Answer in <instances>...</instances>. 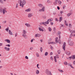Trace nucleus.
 Instances as JSON below:
<instances>
[{
  "instance_id": "obj_34",
  "label": "nucleus",
  "mask_w": 75,
  "mask_h": 75,
  "mask_svg": "<svg viewBox=\"0 0 75 75\" xmlns=\"http://www.w3.org/2000/svg\"><path fill=\"white\" fill-rule=\"evenodd\" d=\"M57 53L58 54H60V53H61V50H59L57 51Z\"/></svg>"
},
{
  "instance_id": "obj_55",
  "label": "nucleus",
  "mask_w": 75,
  "mask_h": 75,
  "mask_svg": "<svg viewBox=\"0 0 75 75\" xmlns=\"http://www.w3.org/2000/svg\"><path fill=\"white\" fill-rule=\"evenodd\" d=\"M53 14L54 15H55L56 14V12H53Z\"/></svg>"
},
{
  "instance_id": "obj_22",
  "label": "nucleus",
  "mask_w": 75,
  "mask_h": 75,
  "mask_svg": "<svg viewBox=\"0 0 75 75\" xmlns=\"http://www.w3.org/2000/svg\"><path fill=\"white\" fill-rule=\"evenodd\" d=\"M39 30L40 31H42V32L44 31V30H42V29L41 28V27L39 28Z\"/></svg>"
},
{
  "instance_id": "obj_61",
  "label": "nucleus",
  "mask_w": 75,
  "mask_h": 75,
  "mask_svg": "<svg viewBox=\"0 0 75 75\" xmlns=\"http://www.w3.org/2000/svg\"><path fill=\"white\" fill-rule=\"evenodd\" d=\"M50 24L51 25H53V24H54V23H53L52 22H51L50 23Z\"/></svg>"
},
{
  "instance_id": "obj_13",
  "label": "nucleus",
  "mask_w": 75,
  "mask_h": 75,
  "mask_svg": "<svg viewBox=\"0 0 75 75\" xmlns=\"http://www.w3.org/2000/svg\"><path fill=\"white\" fill-rule=\"evenodd\" d=\"M26 12H28L29 11H31V9L30 8H29L25 10Z\"/></svg>"
},
{
  "instance_id": "obj_7",
  "label": "nucleus",
  "mask_w": 75,
  "mask_h": 75,
  "mask_svg": "<svg viewBox=\"0 0 75 75\" xmlns=\"http://www.w3.org/2000/svg\"><path fill=\"white\" fill-rule=\"evenodd\" d=\"M33 16V14L32 13H29L28 14V17L29 18H31Z\"/></svg>"
},
{
  "instance_id": "obj_56",
  "label": "nucleus",
  "mask_w": 75,
  "mask_h": 75,
  "mask_svg": "<svg viewBox=\"0 0 75 75\" xmlns=\"http://www.w3.org/2000/svg\"><path fill=\"white\" fill-rule=\"evenodd\" d=\"M71 65H72L70 63L68 64V66H69L70 67H71Z\"/></svg>"
},
{
  "instance_id": "obj_20",
  "label": "nucleus",
  "mask_w": 75,
  "mask_h": 75,
  "mask_svg": "<svg viewBox=\"0 0 75 75\" xmlns=\"http://www.w3.org/2000/svg\"><path fill=\"white\" fill-rule=\"evenodd\" d=\"M58 0H55V2L54 3V5H56L57 4Z\"/></svg>"
},
{
  "instance_id": "obj_48",
  "label": "nucleus",
  "mask_w": 75,
  "mask_h": 75,
  "mask_svg": "<svg viewBox=\"0 0 75 75\" xmlns=\"http://www.w3.org/2000/svg\"><path fill=\"white\" fill-rule=\"evenodd\" d=\"M40 51L41 52H42V47H41L40 48Z\"/></svg>"
},
{
  "instance_id": "obj_18",
  "label": "nucleus",
  "mask_w": 75,
  "mask_h": 75,
  "mask_svg": "<svg viewBox=\"0 0 75 75\" xmlns=\"http://www.w3.org/2000/svg\"><path fill=\"white\" fill-rule=\"evenodd\" d=\"M38 6L39 7H42V6H43V5L41 4H38Z\"/></svg>"
},
{
  "instance_id": "obj_30",
  "label": "nucleus",
  "mask_w": 75,
  "mask_h": 75,
  "mask_svg": "<svg viewBox=\"0 0 75 75\" xmlns=\"http://www.w3.org/2000/svg\"><path fill=\"white\" fill-rule=\"evenodd\" d=\"M45 23L46 24H49V22H48V21L47 20V21H45Z\"/></svg>"
},
{
  "instance_id": "obj_26",
  "label": "nucleus",
  "mask_w": 75,
  "mask_h": 75,
  "mask_svg": "<svg viewBox=\"0 0 75 75\" xmlns=\"http://www.w3.org/2000/svg\"><path fill=\"white\" fill-rule=\"evenodd\" d=\"M36 56L37 57H40V55H39V54H38V53L36 52Z\"/></svg>"
},
{
  "instance_id": "obj_29",
  "label": "nucleus",
  "mask_w": 75,
  "mask_h": 75,
  "mask_svg": "<svg viewBox=\"0 0 75 75\" xmlns=\"http://www.w3.org/2000/svg\"><path fill=\"white\" fill-rule=\"evenodd\" d=\"M48 53L47 52H46L45 54V56H47L48 55Z\"/></svg>"
},
{
  "instance_id": "obj_11",
  "label": "nucleus",
  "mask_w": 75,
  "mask_h": 75,
  "mask_svg": "<svg viewBox=\"0 0 75 75\" xmlns=\"http://www.w3.org/2000/svg\"><path fill=\"white\" fill-rule=\"evenodd\" d=\"M25 25L27 27H31V25L29 23H26L25 24Z\"/></svg>"
},
{
  "instance_id": "obj_10",
  "label": "nucleus",
  "mask_w": 75,
  "mask_h": 75,
  "mask_svg": "<svg viewBox=\"0 0 75 75\" xmlns=\"http://www.w3.org/2000/svg\"><path fill=\"white\" fill-rule=\"evenodd\" d=\"M35 37H41V35L40 34H36L35 35Z\"/></svg>"
},
{
  "instance_id": "obj_64",
  "label": "nucleus",
  "mask_w": 75,
  "mask_h": 75,
  "mask_svg": "<svg viewBox=\"0 0 75 75\" xmlns=\"http://www.w3.org/2000/svg\"><path fill=\"white\" fill-rule=\"evenodd\" d=\"M10 74L11 75H13V73H10Z\"/></svg>"
},
{
  "instance_id": "obj_49",
  "label": "nucleus",
  "mask_w": 75,
  "mask_h": 75,
  "mask_svg": "<svg viewBox=\"0 0 75 75\" xmlns=\"http://www.w3.org/2000/svg\"><path fill=\"white\" fill-rule=\"evenodd\" d=\"M60 26H61L60 27V28L61 27H64V25H62V24H60Z\"/></svg>"
},
{
  "instance_id": "obj_37",
  "label": "nucleus",
  "mask_w": 75,
  "mask_h": 75,
  "mask_svg": "<svg viewBox=\"0 0 75 75\" xmlns=\"http://www.w3.org/2000/svg\"><path fill=\"white\" fill-rule=\"evenodd\" d=\"M72 35H73V34L72 33H71L70 35V38H71V37H72Z\"/></svg>"
},
{
  "instance_id": "obj_58",
  "label": "nucleus",
  "mask_w": 75,
  "mask_h": 75,
  "mask_svg": "<svg viewBox=\"0 0 75 75\" xmlns=\"http://www.w3.org/2000/svg\"><path fill=\"white\" fill-rule=\"evenodd\" d=\"M53 29H54V31L56 30V28H54Z\"/></svg>"
},
{
  "instance_id": "obj_32",
  "label": "nucleus",
  "mask_w": 75,
  "mask_h": 75,
  "mask_svg": "<svg viewBox=\"0 0 75 75\" xmlns=\"http://www.w3.org/2000/svg\"><path fill=\"white\" fill-rule=\"evenodd\" d=\"M72 58H73V59H75V55H72Z\"/></svg>"
},
{
  "instance_id": "obj_47",
  "label": "nucleus",
  "mask_w": 75,
  "mask_h": 75,
  "mask_svg": "<svg viewBox=\"0 0 75 75\" xmlns=\"http://www.w3.org/2000/svg\"><path fill=\"white\" fill-rule=\"evenodd\" d=\"M17 35H18V33H16L15 35V37H17Z\"/></svg>"
},
{
  "instance_id": "obj_46",
  "label": "nucleus",
  "mask_w": 75,
  "mask_h": 75,
  "mask_svg": "<svg viewBox=\"0 0 75 75\" xmlns=\"http://www.w3.org/2000/svg\"><path fill=\"white\" fill-rule=\"evenodd\" d=\"M18 4H17L16 6V8H18Z\"/></svg>"
},
{
  "instance_id": "obj_38",
  "label": "nucleus",
  "mask_w": 75,
  "mask_h": 75,
  "mask_svg": "<svg viewBox=\"0 0 75 75\" xmlns=\"http://www.w3.org/2000/svg\"><path fill=\"white\" fill-rule=\"evenodd\" d=\"M56 57L57 58H59V55L58 54H57Z\"/></svg>"
},
{
  "instance_id": "obj_12",
  "label": "nucleus",
  "mask_w": 75,
  "mask_h": 75,
  "mask_svg": "<svg viewBox=\"0 0 75 75\" xmlns=\"http://www.w3.org/2000/svg\"><path fill=\"white\" fill-rule=\"evenodd\" d=\"M66 54L67 55H71V52L70 51H68L66 52Z\"/></svg>"
},
{
  "instance_id": "obj_63",
  "label": "nucleus",
  "mask_w": 75,
  "mask_h": 75,
  "mask_svg": "<svg viewBox=\"0 0 75 75\" xmlns=\"http://www.w3.org/2000/svg\"><path fill=\"white\" fill-rule=\"evenodd\" d=\"M47 2L48 3H50V0H48L47 1Z\"/></svg>"
},
{
  "instance_id": "obj_40",
  "label": "nucleus",
  "mask_w": 75,
  "mask_h": 75,
  "mask_svg": "<svg viewBox=\"0 0 75 75\" xmlns=\"http://www.w3.org/2000/svg\"><path fill=\"white\" fill-rule=\"evenodd\" d=\"M58 2L59 4H61L62 2L61 1H58Z\"/></svg>"
},
{
  "instance_id": "obj_16",
  "label": "nucleus",
  "mask_w": 75,
  "mask_h": 75,
  "mask_svg": "<svg viewBox=\"0 0 75 75\" xmlns=\"http://www.w3.org/2000/svg\"><path fill=\"white\" fill-rule=\"evenodd\" d=\"M47 21L48 22H50V23H51L52 21H53V19H52V18H50L48 19Z\"/></svg>"
},
{
  "instance_id": "obj_21",
  "label": "nucleus",
  "mask_w": 75,
  "mask_h": 75,
  "mask_svg": "<svg viewBox=\"0 0 75 75\" xmlns=\"http://www.w3.org/2000/svg\"><path fill=\"white\" fill-rule=\"evenodd\" d=\"M9 34H10V35H13V33H12L10 30H9Z\"/></svg>"
},
{
  "instance_id": "obj_45",
  "label": "nucleus",
  "mask_w": 75,
  "mask_h": 75,
  "mask_svg": "<svg viewBox=\"0 0 75 75\" xmlns=\"http://www.w3.org/2000/svg\"><path fill=\"white\" fill-rule=\"evenodd\" d=\"M50 43L51 44H55V42H50Z\"/></svg>"
},
{
  "instance_id": "obj_25",
  "label": "nucleus",
  "mask_w": 75,
  "mask_h": 75,
  "mask_svg": "<svg viewBox=\"0 0 75 75\" xmlns=\"http://www.w3.org/2000/svg\"><path fill=\"white\" fill-rule=\"evenodd\" d=\"M58 71H59V72H64V71H63V70H60V69H58Z\"/></svg>"
},
{
  "instance_id": "obj_44",
  "label": "nucleus",
  "mask_w": 75,
  "mask_h": 75,
  "mask_svg": "<svg viewBox=\"0 0 75 75\" xmlns=\"http://www.w3.org/2000/svg\"><path fill=\"white\" fill-rule=\"evenodd\" d=\"M34 40H35V39L33 38L30 41V42H33V41H34Z\"/></svg>"
},
{
  "instance_id": "obj_36",
  "label": "nucleus",
  "mask_w": 75,
  "mask_h": 75,
  "mask_svg": "<svg viewBox=\"0 0 75 75\" xmlns=\"http://www.w3.org/2000/svg\"><path fill=\"white\" fill-rule=\"evenodd\" d=\"M71 15V14L70 13H69L67 14V16L68 17H69V16H70Z\"/></svg>"
},
{
  "instance_id": "obj_1",
  "label": "nucleus",
  "mask_w": 75,
  "mask_h": 75,
  "mask_svg": "<svg viewBox=\"0 0 75 75\" xmlns=\"http://www.w3.org/2000/svg\"><path fill=\"white\" fill-rule=\"evenodd\" d=\"M18 3L20 4V7L21 6L22 8H23L24 5H25V3H26V1L25 0H23L22 1L21 0H19Z\"/></svg>"
},
{
  "instance_id": "obj_42",
  "label": "nucleus",
  "mask_w": 75,
  "mask_h": 75,
  "mask_svg": "<svg viewBox=\"0 0 75 75\" xmlns=\"http://www.w3.org/2000/svg\"><path fill=\"white\" fill-rule=\"evenodd\" d=\"M50 59L52 60V61H53V60H54V59L53 58L52 56L50 57Z\"/></svg>"
},
{
  "instance_id": "obj_59",
  "label": "nucleus",
  "mask_w": 75,
  "mask_h": 75,
  "mask_svg": "<svg viewBox=\"0 0 75 75\" xmlns=\"http://www.w3.org/2000/svg\"><path fill=\"white\" fill-rule=\"evenodd\" d=\"M73 64L75 65V61H74L73 62Z\"/></svg>"
},
{
  "instance_id": "obj_28",
  "label": "nucleus",
  "mask_w": 75,
  "mask_h": 75,
  "mask_svg": "<svg viewBox=\"0 0 75 75\" xmlns=\"http://www.w3.org/2000/svg\"><path fill=\"white\" fill-rule=\"evenodd\" d=\"M0 2L2 4H4V1L3 0H0Z\"/></svg>"
},
{
  "instance_id": "obj_31",
  "label": "nucleus",
  "mask_w": 75,
  "mask_h": 75,
  "mask_svg": "<svg viewBox=\"0 0 75 75\" xmlns=\"http://www.w3.org/2000/svg\"><path fill=\"white\" fill-rule=\"evenodd\" d=\"M61 34V32L59 31L57 32V34L58 35H60Z\"/></svg>"
},
{
  "instance_id": "obj_3",
  "label": "nucleus",
  "mask_w": 75,
  "mask_h": 75,
  "mask_svg": "<svg viewBox=\"0 0 75 75\" xmlns=\"http://www.w3.org/2000/svg\"><path fill=\"white\" fill-rule=\"evenodd\" d=\"M22 34V37L24 38H25V37H26V34H27V31H26V30H23Z\"/></svg>"
},
{
  "instance_id": "obj_43",
  "label": "nucleus",
  "mask_w": 75,
  "mask_h": 75,
  "mask_svg": "<svg viewBox=\"0 0 75 75\" xmlns=\"http://www.w3.org/2000/svg\"><path fill=\"white\" fill-rule=\"evenodd\" d=\"M40 67V65H39L38 64H37V67L38 69H40V67Z\"/></svg>"
},
{
  "instance_id": "obj_14",
  "label": "nucleus",
  "mask_w": 75,
  "mask_h": 75,
  "mask_svg": "<svg viewBox=\"0 0 75 75\" xmlns=\"http://www.w3.org/2000/svg\"><path fill=\"white\" fill-rule=\"evenodd\" d=\"M5 41H6L7 43H8L9 44H10V40L6 39L5 40Z\"/></svg>"
},
{
  "instance_id": "obj_39",
  "label": "nucleus",
  "mask_w": 75,
  "mask_h": 75,
  "mask_svg": "<svg viewBox=\"0 0 75 75\" xmlns=\"http://www.w3.org/2000/svg\"><path fill=\"white\" fill-rule=\"evenodd\" d=\"M69 28H71V27H72V25H71V24L70 23L69 24Z\"/></svg>"
},
{
  "instance_id": "obj_15",
  "label": "nucleus",
  "mask_w": 75,
  "mask_h": 75,
  "mask_svg": "<svg viewBox=\"0 0 75 75\" xmlns=\"http://www.w3.org/2000/svg\"><path fill=\"white\" fill-rule=\"evenodd\" d=\"M59 44H61V40H60V38H61V35H59Z\"/></svg>"
},
{
  "instance_id": "obj_53",
  "label": "nucleus",
  "mask_w": 75,
  "mask_h": 75,
  "mask_svg": "<svg viewBox=\"0 0 75 75\" xmlns=\"http://www.w3.org/2000/svg\"><path fill=\"white\" fill-rule=\"evenodd\" d=\"M3 45V43H0V47H1V46H2Z\"/></svg>"
},
{
  "instance_id": "obj_24",
  "label": "nucleus",
  "mask_w": 75,
  "mask_h": 75,
  "mask_svg": "<svg viewBox=\"0 0 75 75\" xmlns=\"http://www.w3.org/2000/svg\"><path fill=\"white\" fill-rule=\"evenodd\" d=\"M54 60L55 62H57V58H56V56H54Z\"/></svg>"
},
{
  "instance_id": "obj_19",
  "label": "nucleus",
  "mask_w": 75,
  "mask_h": 75,
  "mask_svg": "<svg viewBox=\"0 0 75 75\" xmlns=\"http://www.w3.org/2000/svg\"><path fill=\"white\" fill-rule=\"evenodd\" d=\"M36 73L38 74H40V71L37 69L36 70Z\"/></svg>"
},
{
  "instance_id": "obj_2",
  "label": "nucleus",
  "mask_w": 75,
  "mask_h": 75,
  "mask_svg": "<svg viewBox=\"0 0 75 75\" xmlns=\"http://www.w3.org/2000/svg\"><path fill=\"white\" fill-rule=\"evenodd\" d=\"M45 73L47 75H52V73L51 71H49V70L48 69H46L45 71Z\"/></svg>"
},
{
  "instance_id": "obj_5",
  "label": "nucleus",
  "mask_w": 75,
  "mask_h": 75,
  "mask_svg": "<svg viewBox=\"0 0 75 75\" xmlns=\"http://www.w3.org/2000/svg\"><path fill=\"white\" fill-rule=\"evenodd\" d=\"M39 11L40 12H44L45 11V6H43L42 9H40L39 10Z\"/></svg>"
},
{
  "instance_id": "obj_27",
  "label": "nucleus",
  "mask_w": 75,
  "mask_h": 75,
  "mask_svg": "<svg viewBox=\"0 0 75 75\" xmlns=\"http://www.w3.org/2000/svg\"><path fill=\"white\" fill-rule=\"evenodd\" d=\"M48 30L49 31H52V29H51V28L50 27H49L48 28Z\"/></svg>"
},
{
  "instance_id": "obj_4",
  "label": "nucleus",
  "mask_w": 75,
  "mask_h": 75,
  "mask_svg": "<svg viewBox=\"0 0 75 75\" xmlns=\"http://www.w3.org/2000/svg\"><path fill=\"white\" fill-rule=\"evenodd\" d=\"M1 13H3V14H4L6 13H7V11H6V8H2L1 9Z\"/></svg>"
},
{
  "instance_id": "obj_60",
  "label": "nucleus",
  "mask_w": 75,
  "mask_h": 75,
  "mask_svg": "<svg viewBox=\"0 0 75 75\" xmlns=\"http://www.w3.org/2000/svg\"><path fill=\"white\" fill-rule=\"evenodd\" d=\"M52 55V52H51L50 54V55Z\"/></svg>"
},
{
  "instance_id": "obj_9",
  "label": "nucleus",
  "mask_w": 75,
  "mask_h": 75,
  "mask_svg": "<svg viewBox=\"0 0 75 75\" xmlns=\"http://www.w3.org/2000/svg\"><path fill=\"white\" fill-rule=\"evenodd\" d=\"M4 49L6 51H10V48L9 47H5Z\"/></svg>"
},
{
  "instance_id": "obj_51",
  "label": "nucleus",
  "mask_w": 75,
  "mask_h": 75,
  "mask_svg": "<svg viewBox=\"0 0 75 75\" xmlns=\"http://www.w3.org/2000/svg\"><path fill=\"white\" fill-rule=\"evenodd\" d=\"M7 22V21H4L3 22V23L4 24H5V23Z\"/></svg>"
},
{
  "instance_id": "obj_57",
  "label": "nucleus",
  "mask_w": 75,
  "mask_h": 75,
  "mask_svg": "<svg viewBox=\"0 0 75 75\" xmlns=\"http://www.w3.org/2000/svg\"><path fill=\"white\" fill-rule=\"evenodd\" d=\"M57 8L58 10H59L60 8H59V6H58L57 7Z\"/></svg>"
},
{
  "instance_id": "obj_23",
  "label": "nucleus",
  "mask_w": 75,
  "mask_h": 75,
  "mask_svg": "<svg viewBox=\"0 0 75 75\" xmlns=\"http://www.w3.org/2000/svg\"><path fill=\"white\" fill-rule=\"evenodd\" d=\"M70 32L71 34H72V33L74 34L75 33V30H71L70 31Z\"/></svg>"
},
{
  "instance_id": "obj_8",
  "label": "nucleus",
  "mask_w": 75,
  "mask_h": 75,
  "mask_svg": "<svg viewBox=\"0 0 75 75\" xmlns=\"http://www.w3.org/2000/svg\"><path fill=\"white\" fill-rule=\"evenodd\" d=\"M65 46H66V43L64 42L62 46L63 49L64 51L65 50Z\"/></svg>"
},
{
  "instance_id": "obj_54",
  "label": "nucleus",
  "mask_w": 75,
  "mask_h": 75,
  "mask_svg": "<svg viewBox=\"0 0 75 75\" xmlns=\"http://www.w3.org/2000/svg\"><path fill=\"white\" fill-rule=\"evenodd\" d=\"M25 59H28V57L27 56H25Z\"/></svg>"
},
{
  "instance_id": "obj_35",
  "label": "nucleus",
  "mask_w": 75,
  "mask_h": 75,
  "mask_svg": "<svg viewBox=\"0 0 75 75\" xmlns=\"http://www.w3.org/2000/svg\"><path fill=\"white\" fill-rule=\"evenodd\" d=\"M64 64L66 65H68V63L67 62H65L64 63Z\"/></svg>"
},
{
  "instance_id": "obj_17",
  "label": "nucleus",
  "mask_w": 75,
  "mask_h": 75,
  "mask_svg": "<svg viewBox=\"0 0 75 75\" xmlns=\"http://www.w3.org/2000/svg\"><path fill=\"white\" fill-rule=\"evenodd\" d=\"M58 38L57 37L56 38H55V42H56V43H58V42H59V41L57 40L58 39Z\"/></svg>"
},
{
  "instance_id": "obj_62",
  "label": "nucleus",
  "mask_w": 75,
  "mask_h": 75,
  "mask_svg": "<svg viewBox=\"0 0 75 75\" xmlns=\"http://www.w3.org/2000/svg\"><path fill=\"white\" fill-rule=\"evenodd\" d=\"M45 24V22H42V25H44Z\"/></svg>"
},
{
  "instance_id": "obj_50",
  "label": "nucleus",
  "mask_w": 75,
  "mask_h": 75,
  "mask_svg": "<svg viewBox=\"0 0 75 75\" xmlns=\"http://www.w3.org/2000/svg\"><path fill=\"white\" fill-rule=\"evenodd\" d=\"M33 47H30V50H33Z\"/></svg>"
},
{
  "instance_id": "obj_52",
  "label": "nucleus",
  "mask_w": 75,
  "mask_h": 75,
  "mask_svg": "<svg viewBox=\"0 0 75 75\" xmlns=\"http://www.w3.org/2000/svg\"><path fill=\"white\" fill-rule=\"evenodd\" d=\"M6 46H7L8 47H10V44L6 45Z\"/></svg>"
},
{
  "instance_id": "obj_6",
  "label": "nucleus",
  "mask_w": 75,
  "mask_h": 75,
  "mask_svg": "<svg viewBox=\"0 0 75 75\" xmlns=\"http://www.w3.org/2000/svg\"><path fill=\"white\" fill-rule=\"evenodd\" d=\"M68 44H69V45L71 46H73V45H74V42H73L72 41H71L69 40L68 41Z\"/></svg>"
},
{
  "instance_id": "obj_33",
  "label": "nucleus",
  "mask_w": 75,
  "mask_h": 75,
  "mask_svg": "<svg viewBox=\"0 0 75 75\" xmlns=\"http://www.w3.org/2000/svg\"><path fill=\"white\" fill-rule=\"evenodd\" d=\"M42 18H43L44 19H45V18H46V16H42Z\"/></svg>"
},
{
  "instance_id": "obj_41",
  "label": "nucleus",
  "mask_w": 75,
  "mask_h": 75,
  "mask_svg": "<svg viewBox=\"0 0 75 75\" xmlns=\"http://www.w3.org/2000/svg\"><path fill=\"white\" fill-rule=\"evenodd\" d=\"M8 30H9V29H8V27L7 28L5 29V30L6 31H7V32H8Z\"/></svg>"
}]
</instances>
